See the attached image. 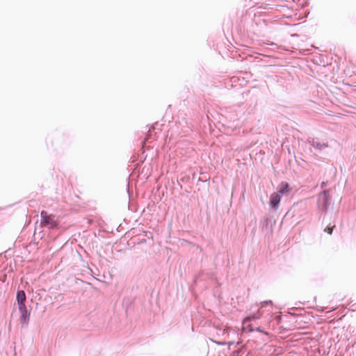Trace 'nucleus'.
<instances>
[{
	"label": "nucleus",
	"mask_w": 356,
	"mask_h": 356,
	"mask_svg": "<svg viewBox=\"0 0 356 356\" xmlns=\"http://www.w3.org/2000/svg\"><path fill=\"white\" fill-rule=\"evenodd\" d=\"M41 225L44 227H48L49 228H54L58 225L57 222L54 219V216L48 215L45 211L41 212Z\"/></svg>",
	"instance_id": "nucleus-1"
},
{
	"label": "nucleus",
	"mask_w": 356,
	"mask_h": 356,
	"mask_svg": "<svg viewBox=\"0 0 356 356\" xmlns=\"http://www.w3.org/2000/svg\"><path fill=\"white\" fill-rule=\"evenodd\" d=\"M21 313V323L24 325H27L29 321L30 313L26 309V305L19 306Z\"/></svg>",
	"instance_id": "nucleus-2"
},
{
	"label": "nucleus",
	"mask_w": 356,
	"mask_h": 356,
	"mask_svg": "<svg viewBox=\"0 0 356 356\" xmlns=\"http://www.w3.org/2000/svg\"><path fill=\"white\" fill-rule=\"evenodd\" d=\"M281 198L282 197L279 193L275 192L270 195L269 203L275 210L278 209Z\"/></svg>",
	"instance_id": "nucleus-3"
},
{
	"label": "nucleus",
	"mask_w": 356,
	"mask_h": 356,
	"mask_svg": "<svg viewBox=\"0 0 356 356\" xmlns=\"http://www.w3.org/2000/svg\"><path fill=\"white\" fill-rule=\"evenodd\" d=\"M17 300L19 306L25 305L26 294L24 291H19L17 293Z\"/></svg>",
	"instance_id": "nucleus-4"
},
{
	"label": "nucleus",
	"mask_w": 356,
	"mask_h": 356,
	"mask_svg": "<svg viewBox=\"0 0 356 356\" xmlns=\"http://www.w3.org/2000/svg\"><path fill=\"white\" fill-rule=\"evenodd\" d=\"M289 191V186L286 182H282L278 187L279 194L280 193H286Z\"/></svg>",
	"instance_id": "nucleus-5"
},
{
	"label": "nucleus",
	"mask_w": 356,
	"mask_h": 356,
	"mask_svg": "<svg viewBox=\"0 0 356 356\" xmlns=\"http://www.w3.org/2000/svg\"><path fill=\"white\" fill-rule=\"evenodd\" d=\"M334 227V226H332V227H327L325 229V232H327V234H332V230H333V228Z\"/></svg>",
	"instance_id": "nucleus-6"
},
{
	"label": "nucleus",
	"mask_w": 356,
	"mask_h": 356,
	"mask_svg": "<svg viewBox=\"0 0 356 356\" xmlns=\"http://www.w3.org/2000/svg\"><path fill=\"white\" fill-rule=\"evenodd\" d=\"M228 331H229V328H228V327H227V328H225V329L224 330V332H228Z\"/></svg>",
	"instance_id": "nucleus-7"
},
{
	"label": "nucleus",
	"mask_w": 356,
	"mask_h": 356,
	"mask_svg": "<svg viewBox=\"0 0 356 356\" xmlns=\"http://www.w3.org/2000/svg\"><path fill=\"white\" fill-rule=\"evenodd\" d=\"M248 318H254V316H249Z\"/></svg>",
	"instance_id": "nucleus-8"
}]
</instances>
